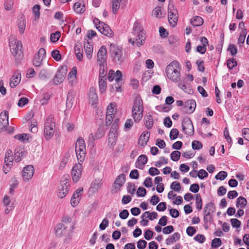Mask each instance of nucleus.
<instances>
[{
  "mask_svg": "<svg viewBox=\"0 0 249 249\" xmlns=\"http://www.w3.org/2000/svg\"><path fill=\"white\" fill-rule=\"evenodd\" d=\"M180 68L177 61H173L166 67L165 72L167 77L174 82H177L180 79Z\"/></svg>",
  "mask_w": 249,
  "mask_h": 249,
  "instance_id": "nucleus-1",
  "label": "nucleus"
},
{
  "mask_svg": "<svg viewBox=\"0 0 249 249\" xmlns=\"http://www.w3.org/2000/svg\"><path fill=\"white\" fill-rule=\"evenodd\" d=\"M10 51L15 58L17 64L20 63L23 57L22 45L20 41L12 39L9 42Z\"/></svg>",
  "mask_w": 249,
  "mask_h": 249,
  "instance_id": "nucleus-2",
  "label": "nucleus"
},
{
  "mask_svg": "<svg viewBox=\"0 0 249 249\" xmlns=\"http://www.w3.org/2000/svg\"><path fill=\"white\" fill-rule=\"evenodd\" d=\"M143 102L140 96H137L132 109V116L135 122L138 123L143 116Z\"/></svg>",
  "mask_w": 249,
  "mask_h": 249,
  "instance_id": "nucleus-3",
  "label": "nucleus"
},
{
  "mask_svg": "<svg viewBox=\"0 0 249 249\" xmlns=\"http://www.w3.org/2000/svg\"><path fill=\"white\" fill-rule=\"evenodd\" d=\"M70 180L68 175H64L62 177L57 190V196L59 198H63L68 194L70 186Z\"/></svg>",
  "mask_w": 249,
  "mask_h": 249,
  "instance_id": "nucleus-4",
  "label": "nucleus"
},
{
  "mask_svg": "<svg viewBox=\"0 0 249 249\" xmlns=\"http://www.w3.org/2000/svg\"><path fill=\"white\" fill-rule=\"evenodd\" d=\"M109 49L113 61L117 64H121L124 61L122 48L115 44H111Z\"/></svg>",
  "mask_w": 249,
  "mask_h": 249,
  "instance_id": "nucleus-5",
  "label": "nucleus"
},
{
  "mask_svg": "<svg viewBox=\"0 0 249 249\" xmlns=\"http://www.w3.org/2000/svg\"><path fill=\"white\" fill-rule=\"evenodd\" d=\"M133 30L135 32H136L138 35L135 40L132 38L129 39V42L131 43L132 45L135 43L138 47H140L143 45L145 42V34L142 29H141V27L138 23H135L133 27Z\"/></svg>",
  "mask_w": 249,
  "mask_h": 249,
  "instance_id": "nucleus-6",
  "label": "nucleus"
},
{
  "mask_svg": "<svg viewBox=\"0 0 249 249\" xmlns=\"http://www.w3.org/2000/svg\"><path fill=\"white\" fill-rule=\"evenodd\" d=\"M54 127L53 118L52 116H50L46 119L44 124V134L46 140H49L53 136Z\"/></svg>",
  "mask_w": 249,
  "mask_h": 249,
  "instance_id": "nucleus-7",
  "label": "nucleus"
},
{
  "mask_svg": "<svg viewBox=\"0 0 249 249\" xmlns=\"http://www.w3.org/2000/svg\"><path fill=\"white\" fill-rule=\"evenodd\" d=\"M93 22L96 26V29L103 35L109 37H111L114 36L113 31L106 23L101 22L97 18H95L93 19Z\"/></svg>",
  "mask_w": 249,
  "mask_h": 249,
  "instance_id": "nucleus-8",
  "label": "nucleus"
},
{
  "mask_svg": "<svg viewBox=\"0 0 249 249\" xmlns=\"http://www.w3.org/2000/svg\"><path fill=\"white\" fill-rule=\"evenodd\" d=\"M168 18L170 25L175 27L178 21V13L177 10L175 9L174 5L172 3H169L168 6Z\"/></svg>",
  "mask_w": 249,
  "mask_h": 249,
  "instance_id": "nucleus-9",
  "label": "nucleus"
},
{
  "mask_svg": "<svg viewBox=\"0 0 249 249\" xmlns=\"http://www.w3.org/2000/svg\"><path fill=\"white\" fill-rule=\"evenodd\" d=\"M182 131L186 134L192 136L195 130L193 123L190 118L184 117L182 121Z\"/></svg>",
  "mask_w": 249,
  "mask_h": 249,
  "instance_id": "nucleus-10",
  "label": "nucleus"
},
{
  "mask_svg": "<svg viewBox=\"0 0 249 249\" xmlns=\"http://www.w3.org/2000/svg\"><path fill=\"white\" fill-rule=\"evenodd\" d=\"M67 71V67L66 66H62L58 69L53 78V83L55 85H58L63 81L66 76Z\"/></svg>",
  "mask_w": 249,
  "mask_h": 249,
  "instance_id": "nucleus-11",
  "label": "nucleus"
},
{
  "mask_svg": "<svg viewBox=\"0 0 249 249\" xmlns=\"http://www.w3.org/2000/svg\"><path fill=\"white\" fill-rule=\"evenodd\" d=\"M196 103L194 100H188L184 104V107L180 109L182 114H191L195 110Z\"/></svg>",
  "mask_w": 249,
  "mask_h": 249,
  "instance_id": "nucleus-12",
  "label": "nucleus"
},
{
  "mask_svg": "<svg viewBox=\"0 0 249 249\" xmlns=\"http://www.w3.org/2000/svg\"><path fill=\"white\" fill-rule=\"evenodd\" d=\"M82 171V163L75 164L71 169V176L74 182H77L81 178Z\"/></svg>",
  "mask_w": 249,
  "mask_h": 249,
  "instance_id": "nucleus-13",
  "label": "nucleus"
},
{
  "mask_svg": "<svg viewBox=\"0 0 249 249\" xmlns=\"http://www.w3.org/2000/svg\"><path fill=\"white\" fill-rule=\"evenodd\" d=\"M22 177L24 181L31 179L34 174L35 168L32 165H28L24 167L22 170Z\"/></svg>",
  "mask_w": 249,
  "mask_h": 249,
  "instance_id": "nucleus-14",
  "label": "nucleus"
},
{
  "mask_svg": "<svg viewBox=\"0 0 249 249\" xmlns=\"http://www.w3.org/2000/svg\"><path fill=\"white\" fill-rule=\"evenodd\" d=\"M8 125V112L7 110H4L0 114V130H5Z\"/></svg>",
  "mask_w": 249,
  "mask_h": 249,
  "instance_id": "nucleus-15",
  "label": "nucleus"
},
{
  "mask_svg": "<svg viewBox=\"0 0 249 249\" xmlns=\"http://www.w3.org/2000/svg\"><path fill=\"white\" fill-rule=\"evenodd\" d=\"M107 51L106 47L104 45L102 46L99 50L97 55V60L98 63H107Z\"/></svg>",
  "mask_w": 249,
  "mask_h": 249,
  "instance_id": "nucleus-16",
  "label": "nucleus"
},
{
  "mask_svg": "<svg viewBox=\"0 0 249 249\" xmlns=\"http://www.w3.org/2000/svg\"><path fill=\"white\" fill-rule=\"evenodd\" d=\"M128 0H112V9L114 14H117L120 7L124 8L127 3Z\"/></svg>",
  "mask_w": 249,
  "mask_h": 249,
  "instance_id": "nucleus-17",
  "label": "nucleus"
},
{
  "mask_svg": "<svg viewBox=\"0 0 249 249\" xmlns=\"http://www.w3.org/2000/svg\"><path fill=\"white\" fill-rule=\"evenodd\" d=\"M89 103L93 106L96 105L98 101V96L96 89L93 87H91L89 90Z\"/></svg>",
  "mask_w": 249,
  "mask_h": 249,
  "instance_id": "nucleus-18",
  "label": "nucleus"
},
{
  "mask_svg": "<svg viewBox=\"0 0 249 249\" xmlns=\"http://www.w3.org/2000/svg\"><path fill=\"white\" fill-rule=\"evenodd\" d=\"M21 80L20 72L18 70H17L14 73L12 79L10 81V86L12 88H15L20 83Z\"/></svg>",
  "mask_w": 249,
  "mask_h": 249,
  "instance_id": "nucleus-19",
  "label": "nucleus"
},
{
  "mask_svg": "<svg viewBox=\"0 0 249 249\" xmlns=\"http://www.w3.org/2000/svg\"><path fill=\"white\" fill-rule=\"evenodd\" d=\"M125 181V175L124 173L121 174L116 178L114 183V187L119 190L120 188L124 185Z\"/></svg>",
  "mask_w": 249,
  "mask_h": 249,
  "instance_id": "nucleus-20",
  "label": "nucleus"
},
{
  "mask_svg": "<svg viewBox=\"0 0 249 249\" xmlns=\"http://www.w3.org/2000/svg\"><path fill=\"white\" fill-rule=\"evenodd\" d=\"M150 137L149 132L148 131H144L139 137L138 144L142 146H145L149 141Z\"/></svg>",
  "mask_w": 249,
  "mask_h": 249,
  "instance_id": "nucleus-21",
  "label": "nucleus"
},
{
  "mask_svg": "<svg viewBox=\"0 0 249 249\" xmlns=\"http://www.w3.org/2000/svg\"><path fill=\"white\" fill-rule=\"evenodd\" d=\"M84 48L86 56L88 59H90L92 57L93 47L89 42L87 41L85 42L84 44Z\"/></svg>",
  "mask_w": 249,
  "mask_h": 249,
  "instance_id": "nucleus-22",
  "label": "nucleus"
},
{
  "mask_svg": "<svg viewBox=\"0 0 249 249\" xmlns=\"http://www.w3.org/2000/svg\"><path fill=\"white\" fill-rule=\"evenodd\" d=\"M102 186V183L99 179H95L91 184L89 191L92 193H95L98 191Z\"/></svg>",
  "mask_w": 249,
  "mask_h": 249,
  "instance_id": "nucleus-23",
  "label": "nucleus"
},
{
  "mask_svg": "<svg viewBox=\"0 0 249 249\" xmlns=\"http://www.w3.org/2000/svg\"><path fill=\"white\" fill-rule=\"evenodd\" d=\"M74 52L77 59L82 61L83 57L82 47L81 45L76 44L74 46Z\"/></svg>",
  "mask_w": 249,
  "mask_h": 249,
  "instance_id": "nucleus-24",
  "label": "nucleus"
},
{
  "mask_svg": "<svg viewBox=\"0 0 249 249\" xmlns=\"http://www.w3.org/2000/svg\"><path fill=\"white\" fill-rule=\"evenodd\" d=\"M144 123L145 127L147 129H149L152 127L153 125V118L151 114L144 116Z\"/></svg>",
  "mask_w": 249,
  "mask_h": 249,
  "instance_id": "nucleus-25",
  "label": "nucleus"
},
{
  "mask_svg": "<svg viewBox=\"0 0 249 249\" xmlns=\"http://www.w3.org/2000/svg\"><path fill=\"white\" fill-rule=\"evenodd\" d=\"M100 66L99 78H106L107 72V62L98 63Z\"/></svg>",
  "mask_w": 249,
  "mask_h": 249,
  "instance_id": "nucleus-26",
  "label": "nucleus"
},
{
  "mask_svg": "<svg viewBox=\"0 0 249 249\" xmlns=\"http://www.w3.org/2000/svg\"><path fill=\"white\" fill-rule=\"evenodd\" d=\"M18 25L19 33L21 34H23L25 31L26 25V21L24 17L22 16L18 19Z\"/></svg>",
  "mask_w": 249,
  "mask_h": 249,
  "instance_id": "nucleus-27",
  "label": "nucleus"
},
{
  "mask_svg": "<svg viewBox=\"0 0 249 249\" xmlns=\"http://www.w3.org/2000/svg\"><path fill=\"white\" fill-rule=\"evenodd\" d=\"M67 227L64 224L59 223L56 226L55 233L57 236H61L64 234V231L66 230Z\"/></svg>",
  "mask_w": 249,
  "mask_h": 249,
  "instance_id": "nucleus-28",
  "label": "nucleus"
},
{
  "mask_svg": "<svg viewBox=\"0 0 249 249\" xmlns=\"http://www.w3.org/2000/svg\"><path fill=\"white\" fill-rule=\"evenodd\" d=\"M215 211V207L214 203L212 202L207 203L204 208V213L211 214Z\"/></svg>",
  "mask_w": 249,
  "mask_h": 249,
  "instance_id": "nucleus-29",
  "label": "nucleus"
},
{
  "mask_svg": "<svg viewBox=\"0 0 249 249\" xmlns=\"http://www.w3.org/2000/svg\"><path fill=\"white\" fill-rule=\"evenodd\" d=\"M99 87L101 92L105 93L107 88L106 78H99Z\"/></svg>",
  "mask_w": 249,
  "mask_h": 249,
  "instance_id": "nucleus-30",
  "label": "nucleus"
},
{
  "mask_svg": "<svg viewBox=\"0 0 249 249\" xmlns=\"http://www.w3.org/2000/svg\"><path fill=\"white\" fill-rule=\"evenodd\" d=\"M191 23L194 27L200 26L203 24V19L200 17L196 16L191 19Z\"/></svg>",
  "mask_w": 249,
  "mask_h": 249,
  "instance_id": "nucleus-31",
  "label": "nucleus"
},
{
  "mask_svg": "<svg viewBox=\"0 0 249 249\" xmlns=\"http://www.w3.org/2000/svg\"><path fill=\"white\" fill-rule=\"evenodd\" d=\"M27 153V152L24 150H19L16 151L14 154L15 161L17 162H19L21 160L22 158L26 156Z\"/></svg>",
  "mask_w": 249,
  "mask_h": 249,
  "instance_id": "nucleus-32",
  "label": "nucleus"
},
{
  "mask_svg": "<svg viewBox=\"0 0 249 249\" xmlns=\"http://www.w3.org/2000/svg\"><path fill=\"white\" fill-rule=\"evenodd\" d=\"M180 237V234L178 232H175L170 237L166 239V243L168 245L173 242L178 241Z\"/></svg>",
  "mask_w": 249,
  "mask_h": 249,
  "instance_id": "nucleus-33",
  "label": "nucleus"
},
{
  "mask_svg": "<svg viewBox=\"0 0 249 249\" xmlns=\"http://www.w3.org/2000/svg\"><path fill=\"white\" fill-rule=\"evenodd\" d=\"M247 204V199L242 196H240L237 199L236 206L243 209L246 207Z\"/></svg>",
  "mask_w": 249,
  "mask_h": 249,
  "instance_id": "nucleus-34",
  "label": "nucleus"
},
{
  "mask_svg": "<svg viewBox=\"0 0 249 249\" xmlns=\"http://www.w3.org/2000/svg\"><path fill=\"white\" fill-rule=\"evenodd\" d=\"M105 129L104 124L100 125L98 127L97 132L95 134L96 139H100L102 138L105 134Z\"/></svg>",
  "mask_w": 249,
  "mask_h": 249,
  "instance_id": "nucleus-35",
  "label": "nucleus"
},
{
  "mask_svg": "<svg viewBox=\"0 0 249 249\" xmlns=\"http://www.w3.org/2000/svg\"><path fill=\"white\" fill-rule=\"evenodd\" d=\"M43 58L42 57L36 54L33 60V64L35 67H39L42 65Z\"/></svg>",
  "mask_w": 249,
  "mask_h": 249,
  "instance_id": "nucleus-36",
  "label": "nucleus"
},
{
  "mask_svg": "<svg viewBox=\"0 0 249 249\" xmlns=\"http://www.w3.org/2000/svg\"><path fill=\"white\" fill-rule=\"evenodd\" d=\"M84 5H82L79 2H75L73 5L74 10L77 13H82L84 12Z\"/></svg>",
  "mask_w": 249,
  "mask_h": 249,
  "instance_id": "nucleus-37",
  "label": "nucleus"
},
{
  "mask_svg": "<svg viewBox=\"0 0 249 249\" xmlns=\"http://www.w3.org/2000/svg\"><path fill=\"white\" fill-rule=\"evenodd\" d=\"M196 208L197 210L200 211L202 209V200L199 194H197L196 196Z\"/></svg>",
  "mask_w": 249,
  "mask_h": 249,
  "instance_id": "nucleus-38",
  "label": "nucleus"
},
{
  "mask_svg": "<svg viewBox=\"0 0 249 249\" xmlns=\"http://www.w3.org/2000/svg\"><path fill=\"white\" fill-rule=\"evenodd\" d=\"M118 135L109 133L108 134V143H110L111 146H114L116 143Z\"/></svg>",
  "mask_w": 249,
  "mask_h": 249,
  "instance_id": "nucleus-39",
  "label": "nucleus"
},
{
  "mask_svg": "<svg viewBox=\"0 0 249 249\" xmlns=\"http://www.w3.org/2000/svg\"><path fill=\"white\" fill-rule=\"evenodd\" d=\"M40 6L38 4L35 5L33 7V12L35 19H38L40 17Z\"/></svg>",
  "mask_w": 249,
  "mask_h": 249,
  "instance_id": "nucleus-40",
  "label": "nucleus"
},
{
  "mask_svg": "<svg viewBox=\"0 0 249 249\" xmlns=\"http://www.w3.org/2000/svg\"><path fill=\"white\" fill-rule=\"evenodd\" d=\"M227 67L230 70L232 69L234 67L236 66L237 63L234 58L229 59L227 61Z\"/></svg>",
  "mask_w": 249,
  "mask_h": 249,
  "instance_id": "nucleus-41",
  "label": "nucleus"
},
{
  "mask_svg": "<svg viewBox=\"0 0 249 249\" xmlns=\"http://www.w3.org/2000/svg\"><path fill=\"white\" fill-rule=\"evenodd\" d=\"M171 159L174 161L178 160L180 157V152L178 151H174L172 152L170 155Z\"/></svg>",
  "mask_w": 249,
  "mask_h": 249,
  "instance_id": "nucleus-42",
  "label": "nucleus"
},
{
  "mask_svg": "<svg viewBox=\"0 0 249 249\" xmlns=\"http://www.w3.org/2000/svg\"><path fill=\"white\" fill-rule=\"evenodd\" d=\"M60 37V32L56 31L55 33H52L50 36V40L53 42H56L58 40Z\"/></svg>",
  "mask_w": 249,
  "mask_h": 249,
  "instance_id": "nucleus-43",
  "label": "nucleus"
},
{
  "mask_svg": "<svg viewBox=\"0 0 249 249\" xmlns=\"http://www.w3.org/2000/svg\"><path fill=\"white\" fill-rule=\"evenodd\" d=\"M137 162H138L139 164H142V165H144L147 162V156L145 155H140L138 158Z\"/></svg>",
  "mask_w": 249,
  "mask_h": 249,
  "instance_id": "nucleus-44",
  "label": "nucleus"
},
{
  "mask_svg": "<svg viewBox=\"0 0 249 249\" xmlns=\"http://www.w3.org/2000/svg\"><path fill=\"white\" fill-rule=\"evenodd\" d=\"M227 51L230 52L232 56L235 55L237 53V49L235 45L233 44H230L229 45Z\"/></svg>",
  "mask_w": 249,
  "mask_h": 249,
  "instance_id": "nucleus-45",
  "label": "nucleus"
},
{
  "mask_svg": "<svg viewBox=\"0 0 249 249\" xmlns=\"http://www.w3.org/2000/svg\"><path fill=\"white\" fill-rule=\"evenodd\" d=\"M227 173L225 171H220L215 176V178L217 180H223L225 179V178L227 177Z\"/></svg>",
  "mask_w": 249,
  "mask_h": 249,
  "instance_id": "nucleus-46",
  "label": "nucleus"
},
{
  "mask_svg": "<svg viewBox=\"0 0 249 249\" xmlns=\"http://www.w3.org/2000/svg\"><path fill=\"white\" fill-rule=\"evenodd\" d=\"M192 148L194 150H199L202 148V143L198 141L195 140L192 143Z\"/></svg>",
  "mask_w": 249,
  "mask_h": 249,
  "instance_id": "nucleus-47",
  "label": "nucleus"
},
{
  "mask_svg": "<svg viewBox=\"0 0 249 249\" xmlns=\"http://www.w3.org/2000/svg\"><path fill=\"white\" fill-rule=\"evenodd\" d=\"M170 188L175 191L178 192L181 190L180 184L177 181L173 182L171 184Z\"/></svg>",
  "mask_w": 249,
  "mask_h": 249,
  "instance_id": "nucleus-48",
  "label": "nucleus"
},
{
  "mask_svg": "<svg viewBox=\"0 0 249 249\" xmlns=\"http://www.w3.org/2000/svg\"><path fill=\"white\" fill-rule=\"evenodd\" d=\"M179 134L178 130L177 128H173L171 129L170 133V138L171 140H173L177 138Z\"/></svg>",
  "mask_w": 249,
  "mask_h": 249,
  "instance_id": "nucleus-49",
  "label": "nucleus"
},
{
  "mask_svg": "<svg viewBox=\"0 0 249 249\" xmlns=\"http://www.w3.org/2000/svg\"><path fill=\"white\" fill-rule=\"evenodd\" d=\"M13 5V0H6L4 4V9L6 10L9 11L12 9Z\"/></svg>",
  "mask_w": 249,
  "mask_h": 249,
  "instance_id": "nucleus-50",
  "label": "nucleus"
},
{
  "mask_svg": "<svg viewBox=\"0 0 249 249\" xmlns=\"http://www.w3.org/2000/svg\"><path fill=\"white\" fill-rule=\"evenodd\" d=\"M76 152L77 158V160L78 161V163H81L84 161V160L85 159L86 152Z\"/></svg>",
  "mask_w": 249,
  "mask_h": 249,
  "instance_id": "nucleus-51",
  "label": "nucleus"
},
{
  "mask_svg": "<svg viewBox=\"0 0 249 249\" xmlns=\"http://www.w3.org/2000/svg\"><path fill=\"white\" fill-rule=\"evenodd\" d=\"M52 56L55 59L56 61H58L61 59V55L59 53V52L55 50L52 52Z\"/></svg>",
  "mask_w": 249,
  "mask_h": 249,
  "instance_id": "nucleus-52",
  "label": "nucleus"
},
{
  "mask_svg": "<svg viewBox=\"0 0 249 249\" xmlns=\"http://www.w3.org/2000/svg\"><path fill=\"white\" fill-rule=\"evenodd\" d=\"M74 97L69 93L67 96L66 106L68 107H71L74 101Z\"/></svg>",
  "mask_w": 249,
  "mask_h": 249,
  "instance_id": "nucleus-53",
  "label": "nucleus"
},
{
  "mask_svg": "<svg viewBox=\"0 0 249 249\" xmlns=\"http://www.w3.org/2000/svg\"><path fill=\"white\" fill-rule=\"evenodd\" d=\"M222 244L221 240L220 238H215L212 241V248H217L221 246Z\"/></svg>",
  "mask_w": 249,
  "mask_h": 249,
  "instance_id": "nucleus-54",
  "label": "nucleus"
},
{
  "mask_svg": "<svg viewBox=\"0 0 249 249\" xmlns=\"http://www.w3.org/2000/svg\"><path fill=\"white\" fill-rule=\"evenodd\" d=\"M115 82H118L119 85H123L122 79V73L120 71L117 70L115 73Z\"/></svg>",
  "mask_w": 249,
  "mask_h": 249,
  "instance_id": "nucleus-55",
  "label": "nucleus"
},
{
  "mask_svg": "<svg viewBox=\"0 0 249 249\" xmlns=\"http://www.w3.org/2000/svg\"><path fill=\"white\" fill-rule=\"evenodd\" d=\"M146 190L144 188L142 187H140L138 188L137 191V195L138 196L143 197L146 195Z\"/></svg>",
  "mask_w": 249,
  "mask_h": 249,
  "instance_id": "nucleus-56",
  "label": "nucleus"
},
{
  "mask_svg": "<svg viewBox=\"0 0 249 249\" xmlns=\"http://www.w3.org/2000/svg\"><path fill=\"white\" fill-rule=\"evenodd\" d=\"M160 160L156 162L155 165L156 167H160L163 164H167L168 162V159H165L164 157H161L160 158Z\"/></svg>",
  "mask_w": 249,
  "mask_h": 249,
  "instance_id": "nucleus-57",
  "label": "nucleus"
},
{
  "mask_svg": "<svg viewBox=\"0 0 249 249\" xmlns=\"http://www.w3.org/2000/svg\"><path fill=\"white\" fill-rule=\"evenodd\" d=\"M231 226L233 228H239L241 226V222L236 218H232L231 219Z\"/></svg>",
  "mask_w": 249,
  "mask_h": 249,
  "instance_id": "nucleus-58",
  "label": "nucleus"
},
{
  "mask_svg": "<svg viewBox=\"0 0 249 249\" xmlns=\"http://www.w3.org/2000/svg\"><path fill=\"white\" fill-rule=\"evenodd\" d=\"M129 177L132 179H138L139 178V173L137 169L132 170L129 174Z\"/></svg>",
  "mask_w": 249,
  "mask_h": 249,
  "instance_id": "nucleus-59",
  "label": "nucleus"
},
{
  "mask_svg": "<svg viewBox=\"0 0 249 249\" xmlns=\"http://www.w3.org/2000/svg\"><path fill=\"white\" fill-rule=\"evenodd\" d=\"M174 227L172 225L168 226L163 228L162 232L164 234H170L174 231Z\"/></svg>",
  "mask_w": 249,
  "mask_h": 249,
  "instance_id": "nucleus-60",
  "label": "nucleus"
},
{
  "mask_svg": "<svg viewBox=\"0 0 249 249\" xmlns=\"http://www.w3.org/2000/svg\"><path fill=\"white\" fill-rule=\"evenodd\" d=\"M153 14L156 18H160L162 14L161 12V7L160 6L155 7L153 11Z\"/></svg>",
  "mask_w": 249,
  "mask_h": 249,
  "instance_id": "nucleus-61",
  "label": "nucleus"
},
{
  "mask_svg": "<svg viewBox=\"0 0 249 249\" xmlns=\"http://www.w3.org/2000/svg\"><path fill=\"white\" fill-rule=\"evenodd\" d=\"M196 232V231L194 227L189 226L186 229V233L190 236H193Z\"/></svg>",
  "mask_w": 249,
  "mask_h": 249,
  "instance_id": "nucleus-62",
  "label": "nucleus"
},
{
  "mask_svg": "<svg viewBox=\"0 0 249 249\" xmlns=\"http://www.w3.org/2000/svg\"><path fill=\"white\" fill-rule=\"evenodd\" d=\"M136 189L135 185L132 183L129 182L127 185V192L131 195H133Z\"/></svg>",
  "mask_w": 249,
  "mask_h": 249,
  "instance_id": "nucleus-63",
  "label": "nucleus"
},
{
  "mask_svg": "<svg viewBox=\"0 0 249 249\" xmlns=\"http://www.w3.org/2000/svg\"><path fill=\"white\" fill-rule=\"evenodd\" d=\"M109 221L107 218L103 219L102 222L99 225L101 230H104L108 226Z\"/></svg>",
  "mask_w": 249,
  "mask_h": 249,
  "instance_id": "nucleus-64",
  "label": "nucleus"
}]
</instances>
